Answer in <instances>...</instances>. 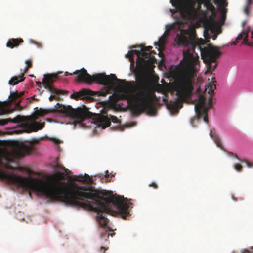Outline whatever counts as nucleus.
<instances>
[{
  "label": "nucleus",
  "mask_w": 253,
  "mask_h": 253,
  "mask_svg": "<svg viewBox=\"0 0 253 253\" xmlns=\"http://www.w3.org/2000/svg\"><path fill=\"white\" fill-rule=\"evenodd\" d=\"M17 187L29 190L47 198L76 206L97 213L99 225L106 226L108 220L104 214L120 215L124 219L130 215L132 204L126 199L114 196L110 192L85 186L72 187L56 177L50 175L47 179L22 177Z\"/></svg>",
  "instance_id": "f257e3e1"
},
{
  "label": "nucleus",
  "mask_w": 253,
  "mask_h": 253,
  "mask_svg": "<svg viewBox=\"0 0 253 253\" xmlns=\"http://www.w3.org/2000/svg\"><path fill=\"white\" fill-rule=\"evenodd\" d=\"M188 34L187 31L181 30V34H178L176 38L177 44L185 48L183 51V59L180 62L183 66L181 75L173 84V88L179 100L170 101L169 104V107L175 110L182 108V102L190 97L194 90L193 83L200 67L198 53L196 52L195 49L200 53L201 58L206 64L205 74L214 71L217 60L221 55L217 47L210 44L202 48V46L205 44V40L194 36L188 39L185 35Z\"/></svg>",
  "instance_id": "f03ea898"
},
{
  "label": "nucleus",
  "mask_w": 253,
  "mask_h": 253,
  "mask_svg": "<svg viewBox=\"0 0 253 253\" xmlns=\"http://www.w3.org/2000/svg\"><path fill=\"white\" fill-rule=\"evenodd\" d=\"M138 84L135 88V94L126 90L123 94L124 98L131 105L134 114L139 115L146 112L149 115H154L156 112V96L154 92L142 81H139Z\"/></svg>",
  "instance_id": "7ed1b4c3"
},
{
  "label": "nucleus",
  "mask_w": 253,
  "mask_h": 253,
  "mask_svg": "<svg viewBox=\"0 0 253 253\" xmlns=\"http://www.w3.org/2000/svg\"><path fill=\"white\" fill-rule=\"evenodd\" d=\"M74 74H78L77 81L81 82H85L91 84L96 82L99 84L104 85H111L114 81H116L118 87L121 89H128L132 87L130 84L125 80L118 79L115 74H111L106 75L103 73H99L91 76L86 70L84 68L81 70H77L73 72Z\"/></svg>",
  "instance_id": "20e7f679"
},
{
  "label": "nucleus",
  "mask_w": 253,
  "mask_h": 253,
  "mask_svg": "<svg viewBox=\"0 0 253 253\" xmlns=\"http://www.w3.org/2000/svg\"><path fill=\"white\" fill-rule=\"evenodd\" d=\"M36 114L39 116H44L49 112H59L64 114L73 120V123H82L85 119L90 118L91 113L88 111L85 106L83 108H73L71 106H65L59 103L55 105V108L51 110L40 108L36 111Z\"/></svg>",
  "instance_id": "39448f33"
},
{
  "label": "nucleus",
  "mask_w": 253,
  "mask_h": 253,
  "mask_svg": "<svg viewBox=\"0 0 253 253\" xmlns=\"http://www.w3.org/2000/svg\"><path fill=\"white\" fill-rule=\"evenodd\" d=\"M140 46L141 52L132 50L128 52L126 57H128L132 62L133 61L134 54L137 56L136 69L138 74L142 75L146 71L154 68L156 59L154 56L156 52L154 51H150L152 48V46Z\"/></svg>",
  "instance_id": "423d86ee"
},
{
  "label": "nucleus",
  "mask_w": 253,
  "mask_h": 253,
  "mask_svg": "<svg viewBox=\"0 0 253 253\" xmlns=\"http://www.w3.org/2000/svg\"><path fill=\"white\" fill-rule=\"evenodd\" d=\"M214 80L215 79L214 78ZM216 81L214 80L210 82L206 85L205 92L210 95L209 98V104L208 106L206 104V98L203 95L199 94L198 99L195 105V111L197 119L203 118L205 122L208 123V112L209 109L212 106V95L214 93V90L216 89L215 83Z\"/></svg>",
  "instance_id": "0eeeda50"
},
{
  "label": "nucleus",
  "mask_w": 253,
  "mask_h": 253,
  "mask_svg": "<svg viewBox=\"0 0 253 253\" xmlns=\"http://www.w3.org/2000/svg\"><path fill=\"white\" fill-rule=\"evenodd\" d=\"M8 122L20 123L21 132L30 133L42 129L45 123H39L31 116L17 115L13 119H0V125L4 126Z\"/></svg>",
  "instance_id": "6e6552de"
},
{
  "label": "nucleus",
  "mask_w": 253,
  "mask_h": 253,
  "mask_svg": "<svg viewBox=\"0 0 253 253\" xmlns=\"http://www.w3.org/2000/svg\"><path fill=\"white\" fill-rule=\"evenodd\" d=\"M24 94V92L18 93L17 91L11 92L9 96V101L0 102V114H7L15 110H21L22 107L20 105L21 100H17Z\"/></svg>",
  "instance_id": "1a4fd4ad"
},
{
  "label": "nucleus",
  "mask_w": 253,
  "mask_h": 253,
  "mask_svg": "<svg viewBox=\"0 0 253 253\" xmlns=\"http://www.w3.org/2000/svg\"><path fill=\"white\" fill-rule=\"evenodd\" d=\"M172 5L174 7L175 9H170L169 11L171 13L173 18L175 19L176 20L174 23L167 26V29L165 32L164 34H166L170 30L173 29L176 25L177 26L178 28H180L181 26L184 24L181 18L186 19L187 18L186 15V12L184 11L183 8L181 9L180 6L177 5L174 6L172 4Z\"/></svg>",
  "instance_id": "9d476101"
},
{
  "label": "nucleus",
  "mask_w": 253,
  "mask_h": 253,
  "mask_svg": "<svg viewBox=\"0 0 253 253\" xmlns=\"http://www.w3.org/2000/svg\"><path fill=\"white\" fill-rule=\"evenodd\" d=\"M58 78L57 74H48L44 75L42 83L44 88L52 94H64L63 91L61 90H58L52 86V84Z\"/></svg>",
  "instance_id": "9b49d317"
},
{
  "label": "nucleus",
  "mask_w": 253,
  "mask_h": 253,
  "mask_svg": "<svg viewBox=\"0 0 253 253\" xmlns=\"http://www.w3.org/2000/svg\"><path fill=\"white\" fill-rule=\"evenodd\" d=\"M94 120L96 124L103 129L111 125V121L118 124L121 123L117 117L111 115L108 117L107 115L97 114H95Z\"/></svg>",
  "instance_id": "f8f14e48"
},
{
  "label": "nucleus",
  "mask_w": 253,
  "mask_h": 253,
  "mask_svg": "<svg viewBox=\"0 0 253 253\" xmlns=\"http://www.w3.org/2000/svg\"><path fill=\"white\" fill-rule=\"evenodd\" d=\"M109 93V88L104 91L94 92L87 89H83L78 92H74L71 95V98L76 100L82 99L94 96L95 94H98V96H105Z\"/></svg>",
  "instance_id": "ddd939ff"
},
{
  "label": "nucleus",
  "mask_w": 253,
  "mask_h": 253,
  "mask_svg": "<svg viewBox=\"0 0 253 253\" xmlns=\"http://www.w3.org/2000/svg\"><path fill=\"white\" fill-rule=\"evenodd\" d=\"M170 2L174 6H180L181 9L183 8L186 12L187 17L191 15L190 10L194 9L196 5V0H170Z\"/></svg>",
  "instance_id": "4468645a"
},
{
  "label": "nucleus",
  "mask_w": 253,
  "mask_h": 253,
  "mask_svg": "<svg viewBox=\"0 0 253 253\" xmlns=\"http://www.w3.org/2000/svg\"><path fill=\"white\" fill-rule=\"evenodd\" d=\"M22 177L13 173H7L0 169V179L6 182L8 184L17 185Z\"/></svg>",
  "instance_id": "2eb2a0df"
},
{
  "label": "nucleus",
  "mask_w": 253,
  "mask_h": 253,
  "mask_svg": "<svg viewBox=\"0 0 253 253\" xmlns=\"http://www.w3.org/2000/svg\"><path fill=\"white\" fill-rule=\"evenodd\" d=\"M217 16L216 11L211 12V14L206 19L204 23L205 29L207 30L213 31L215 19Z\"/></svg>",
  "instance_id": "dca6fc26"
},
{
  "label": "nucleus",
  "mask_w": 253,
  "mask_h": 253,
  "mask_svg": "<svg viewBox=\"0 0 253 253\" xmlns=\"http://www.w3.org/2000/svg\"><path fill=\"white\" fill-rule=\"evenodd\" d=\"M24 41L21 38H11L8 40L6 43V46L10 48H13L18 47Z\"/></svg>",
  "instance_id": "f3484780"
},
{
  "label": "nucleus",
  "mask_w": 253,
  "mask_h": 253,
  "mask_svg": "<svg viewBox=\"0 0 253 253\" xmlns=\"http://www.w3.org/2000/svg\"><path fill=\"white\" fill-rule=\"evenodd\" d=\"M210 136L211 138H212V140L214 141L217 147L225 151V150L224 149V147L222 145L220 139L218 137V135L215 132H213L212 130H211L210 132Z\"/></svg>",
  "instance_id": "a211bd4d"
},
{
  "label": "nucleus",
  "mask_w": 253,
  "mask_h": 253,
  "mask_svg": "<svg viewBox=\"0 0 253 253\" xmlns=\"http://www.w3.org/2000/svg\"><path fill=\"white\" fill-rule=\"evenodd\" d=\"M74 180L75 181L84 182L89 184L93 183V180L91 177H90L89 175L85 174L84 176H76Z\"/></svg>",
  "instance_id": "6ab92c4d"
},
{
  "label": "nucleus",
  "mask_w": 253,
  "mask_h": 253,
  "mask_svg": "<svg viewBox=\"0 0 253 253\" xmlns=\"http://www.w3.org/2000/svg\"><path fill=\"white\" fill-rule=\"evenodd\" d=\"M24 80V73H21V74L18 76H14L12 77L9 81L8 83L10 85H15L19 82L23 81Z\"/></svg>",
  "instance_id": "aec40b11"
},
{
  "label": "nucleus",
  "mask_w": 253,
  "mask_h": 253,
  "mask_svg": "<svg viewBox=\"0 0 253 253\" xmlns=\"http://www.w3.org/2000/svg\"><path fill=\"white\" fill-rule=\"evenodd\" d=\"M242 39H243V43L245 44L247 43L248 42V32L243 31L239 34L236 39V42H234L233 44L236 45L238 41Z\"/></svg>",
  "instance_id": "412c9836"
},
{
  "label": "nucleus",
  "mask_w": 253,
  "mask_h": 253,
  "mask_svg": "<svg viewBox=\"0 0 253 253\" xmlns=\"http://www.w3.org/2000/svg\"><path fill=\"white\" fill-rule=\"evenodd\" d=\"M166 40L164 37H162L159 38V43L157 44L159 46H163L165 44Z\"/></svg>",
  "instance_id": "4be33fe9"
},
{
  "label": "nucleus",
  "mask_w": 253,
  "mask_h": 253,
  "mask_svg": "<svg viewBox=\"0 0 253 253\" xmlns=\"http://www.w3.org/2000/svg\"><path fill=\"white\" fill-rule=\"evenodd\" d=\"M59 94H53V95H51L49 97V100L50 101H53L54 99H55L56 100H58L60 99V97L58 95Z\"/></svg>",
  "instance_id": "5701e85b"
},
{
  "label": "nucleus",
  "mask_w": 253,
  "mask_h": 253,
  "mask_svg": "<svg viewBox=\"0 0 253 253\" xmlns=\"http://www.w3.org/2000/svg\"><path fill=\"white\" fill-rule=\"evenodd\" d=\"M107 230H103V231H101V233H100V237H101V238H103L106 236H107V238H109L110 234L108 233L107 234Z\"/></svg>",
  "instance_id": "b1692460"
},
{
  "label": "nucleus",
  "mask_w": 253,
  "mask_h": 253,
  "mask_svg": "<svg viewBox=\"0 0 253 253\" xmlns=\"http://www.w3.org/2000/svg\"><path fill=\"white\" fill-rule=\"evenodd\" d=\"M242 166L240 164H236L234 165V168L239 172H241L242 170Z\"/></svg>",
  "instance_id": "393cba45"
},
{
  "label": "nucleus",
  "mask_w": 253,
  "mask_h": 253,
  "mask_svg": "<svg viewBox=\"0 0 253 253\" xmlns=\"http://www.w3.org/2000/svg\"><path fill=\"white\" fill-rule=\"evenodd\" d=\"M242 253H253V247L249 249H244L242 251Z\"/></svg>",
  "instance_id": "a878e982"
},
{
  "label": "nucleus",
  "mask_w": 253,
  "mask_h": 253,
  "mask_svg": "<svg viewBox=\"0 0 253 253\" xmlns=\"http://www.w3.org/2000/svg\"><path fill=\"white\" fill-rule=\"evenodd\" d=\"M227 153L231 156H234L235 158L237 159L240 162H243V161L241 159H240L236 154H234L233 152L228 151L227 152Z\"/></svg>",
  "instance_id": "bb28decb"
},
{
  "label": "nucleus",
  "mask_w": 253,
  "mask_h": 253,
  "mask_svg": "<svg viewBox=\"0 0 253 253\" xmlns=\"http://www.w3.org/2000/svg\"><path fill=\"white\" fill-rule=\"evenodd\" d=\"M207 10L211 12L216 11L215 7L212 4L209 5V7L207 8Z\"/></svg>",
  "instance_id": "cd10ccee"
},
{
  "label": "nucleus",
  "mask_w": 253,
  "mask_h": 253,
  "mask_svg": "<svg viewBox=\"0 0 253 253\" xmlns=\"http://www.w3.org/2000/svg\"><path fill=\"white\" fill-rule=\"evenodd\" d=\"M211 3L210 2V0H204V1L203 4L204 7H205L206 8H207L209 5H211Z\"/></svg>",
  "instance_id": "c85d7f7f"
},
{
  "label": "nucleus",
  "mask_w": 253,
  "mask_h": 253,
  "mask_svg": "<svg viewBox=\"0 0 253 253\" xmlns=\"http://www.w3.org/2000/svg\"><path fill=\"white\" fill-rule=\"evenodd\" d=\"M25 151L27 153H30V152L32 151V147L30 146H25L24 147Z\"/></svg>",
  "instance_id": "c756f323"
},
{
  "label": "nucleus",
  "mask_w": 253,
  "mask_h": 253,
  "mask_svg": "<svg viewBox=\"0 0 253 253\" xmlns=\"http://www.w3.org/2000/svg\"><path fill=\"white\" fill-rule=\"evenodd\" d=\"M204 0H196V3L198 5V8H200L201 5L203 4Z\"/></svg>",
  "instance_id": "7c9ffc66"
},
{
  "label": "nucleus",
  "mask_w": 253,
  "mask_h": 253,
  "mask_svg": "<svg viewBox=\"0 0 253 253\" xmlns=\"http://www.w3.org/2000/svg\"><path fill=\"white\" fill-rule=\"evenodd\" d=\"M25 63L26 64V65H27L26 66H27L28 68H30L32 67V62L31 61V60H26Z\"/></svg>",
  "instance_id": "2f4dec72"
},
{
  "label": "nucleus",
  "mask_w": 253,
  "mask_h": 253,
  "mask_svg": "<svg viewBox=\"0 0 253 253\" xmlns=\"http://www.w3.org/2000/svg\"><path fill=\"white\" fill-rule=\"evenodd\" d=\"M242 160L243 161V162H246V164H247V166H248V167H253V164L252 163H250V162H248V161H247V160Z\"/></svg>",
  "instance_id": "473e14b6"
},
{
  "label": "nucleus",
  "mask_w": 253,
  "mask_h": 253,
  "mask_svg": "<svg viewBox=\"0 0 253 253\" xmlns=\"http://www.w3.org/2000/svg\"><path fill=\"white\" fill-rule=\"evenodd\" d=\"M149 186L153 187V188L157 189L158 188V185L155 182H152L149 184Z\"/></svg>",
  "instance_id": "72a5a7b5"
},
{
  "label": "nucleus",
  "mask_w": 253,
  "mask_h": 253,
  "mask_svg": "<svg viewBox=\"0 0 253 253\" xmlns=\"http://www.w3.org/2000/svg\"><path fill=\"white\" fill-rule=\"evenodd\" d=\"M106 248H105L104 247L102 246L101 247V252H102V253H105V251L106 250Z\"/></svg>",
  "instance_id": "f704fd0d"
},
{
  "label": "nucleus",
  "mask_w": 253,
  "mask_h": 253,
  "mask_svg": "<svg viewBox=\"0 0 253 253\" xmlns=\"http://www.w3.org/2000/svg\"><path fill=\"white\" fill-rule=\"evenodd\" d=\"M110 176V174L109 173V172L108 170H107L105 172V177L106 178H108Z\"/></svg>",
  "instance_id": "c9c22d12"
},
{
  "label": "nucleus",
  "mask_w": 253,
  "mask_h": 253,
  "mask_svg": "<svg viewBox=\"0 0 253 253\" xmlns=\"http://www.w3.org/2000/svg\"><path fill=\"white\" fill-rule=\"evenodd\" d=\"M74 74L73 73H70L68 72H66L65 73V76H68V75H73Z\"/></svg>",
  "instance_id": "e433bc0d"
},
{
  "label": "nucleus",
  "mask_w": 253,
  "mask_h": 253,
  "mask_svg": "<svg viewBox=\"0 0 253 253\" xmlns=\"http://www.w3.org/2000/svg\"><path fill=\"white\" fill-rule=\"evenodd\" d=\"M36 84L38 86H41V83L40 82H36Z\"/></svg>",
  "instance_id": "4c0bfd02"
},
{
  "label": "nucleus",
  "mask_w": 253,
  "mask_h": 253,
  "mask_svg": "<svg viewBox=\"0 0 253 253\" xmlns=\"http://www.w3.org/2000/svg\"><path fill=\"white\" fill-rule=\"evenodd\" d=\"M251 41L253 42V31L251 32Z\"/></svg>",
  "instance_id": "58836bf2"
},
{
  "label": "nucleus",
  "mask_w": 253,
  "mask_h": 253,
  "mask_svg": "<svg viewBox=\"0 0 253 253\" xmlns=\"http://www.w3.org/2000/svg\"><path fill=\"white\" fill-rule=\"evenodd\" d=\"M55 168L56 169H59V168H60V166H59V165L56 164V166H55Z\"/></svg>",
  "instance_id": "ea45409f"
},
{
  "label": "nucleus",
  "mask_w": 253,
  "mask_h": 253,
  "mask_svg": "<svg viewBox=\"0 0 253 253\" xmlns=\"http://www.w3.org/2000/svg\"><path fill=\"white\" fill-rule=\"evenodd\" d=\"M28 69H29V68H28L27 66H26V67H25V68L24 70L23 73L27 72V71H28Z\"/></svg>",
  "instance_id": "a19ab883"
},
{
  "label": "nucleus",
  "mask_w": 253,
  "mask_h": 253,
  "mask_svg": "<svg viewBox=\"0 0 253 253\" xmlns=\"http://www.w3.org/2000/svg\"><path fill=\"white\" fill-rule=\"evenodd\" d=\"M216 38V36H214V37L213 38V40H215Z\"/></svg>",
  "instance_id": "79ce46f5"
},
{
  "label": "nucleus",
  "mask_w": 253,
  "mask_h": 253,
  "mask_svg": "<svg viewBox=\"0 0 253 253\" xmlns=\"http://www.w3.org/2000/svg\"><path fill=\"white\" fill-rule=\"evenodd\" d=\"M59 176H60V177H61V176H62V174H61V173H59Z\"/></svg>",
  "instance_id": "37998d69"
},
{
  "label": "nucleus",
  "mask_w": 253,
  "mask_h": 253,
  "mask_svg": "<svg viewBox=\"0 0 253 253\" xmlns=\"http://www.w3.org/2000/svg\"><path fill=\"white\" fill-rule=\"evenodd\" d=\"M224 14L223 13H222V17L223 18L224 17Z\"/></svg>",
  "instance_id": "c03bdc74"
},
{
  "label": "nucleus",
  "mask_w": 253,
  "mask_h": 253,
  "mask_svg": "<svg viewBox=\"0 0 253 253\" xmlns=\"http://www.w3.org/2000/svg\"><path fill=\"white\" fill-rule=\"evenodd\" d=\"M110 235H111V236H113V235H114V234H111Z\"/></svg>",
  "instance_id": "a18cd8bd"
},
{
  "label": "nucleus",
  "mask_w": 253,
  "mask_h": 253,
  "mask_svg": "<svg viewBox=\"0 0 253 253\" xmlns=\"http://www.w3.org/2000/svg\"><path fill=\"white\" fill-rule=\"evenodd\" d=\"M191 124H193V120L191 121Z\"/></svg>",
  "instance_id": "49530a36"
},
{
  "label": "nucleus",
  "mask_w": 253,
  "mask_h": 253,
  "mask_svg": "<svg viewBox=\"0 0 253 253\" xmlns=\"http://www.w3.org/2000/svg\"><path fill=\"white\" fill-rule=\"evenodd\" d=\"M9 169H13V168H9Z\"/></svg>",
  "instance_id": "de8ad7c7"
}]
</instances>
